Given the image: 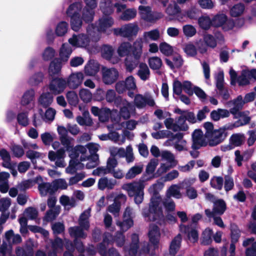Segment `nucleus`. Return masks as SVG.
Listing matches in <instances>:
<instances>
[{"label": "nucleus", "instance_id": "1", "mask_svg": "<svg viewBox=\"0 0 256 256\" xmlns=\"http://www.w3.org/2000/svg\"><path fill=\"white\" fill-rule=\"evenodd\" d=\"M142 44L135 42L133 46L129 42H122L118 49V54L120 57L126 56L125 64L127 71L132 72L139 64L142 53Z\"/></svg>", "mask_w": 256, "mask_h": 256}, {"label": "nucleus", "instance_id": "2", "mask_svg": "<svg viewBox=\"0 0 256 256\" xmlns=\"http://www.w3.org/2000/svg\"><path fill=\"white\" fill-rule=\"evenodd\" d=\"M114 24V20L110 16L104 15L95 24H88L86 32L92 37V42H97L100 39V32H104Z\"/></svg>", "mask_w": 256, "mask_h": 256}, {"label": "nucleus", "instance_id": "3", "mask_svg": "<svg viewBox=\"0 0 256 256\" xmlns=\"http://www.w3.org/2000/svg\"><path fill=\"white\" fill-rule=\"evenodd\" d=\"M145 182L140 178L138 181L126 183L122 186L123 190L127 192L130 197L134 198V202L138 205L144 200Z\"/></svg>", "mask_w": 256, "mask_h": 256}, {"label": "nucleus", "instance_id": "4", "mask_svg": "<svg viewBox=\"0 0 256 256\" xmlns=\"http://www.w3.org/2000/svg\"><path fill=\"white\" fill-rule=\"evenodd\" d=\"M160 236V230L156 225L150 226L148 232V237L150 244L148 242H144L140 250V256H146L150 254V249L154 250L158 248Z\"/></svg>", "mask_w": 256, "mask_h": 256}, {"label": "nucleus", "instance_id": "5", "mask_svg": "<svg viewBox=\"0 0 256 256\" xmlns=\"http://www.w3.org/2000/svg\"><path fill=\"white\" fill-rule=\"evenodd\" d=\"M82 7L81 2H76L71 4L66 10L67 15L70 18L71 28L76 32L79 30L82 25L80 12Z\"/></svg>", "mask_w": 256, "mask_h": 256}, {"label": "nucleus", "instance_id": "6", "mask_svg": "<svg viewBox=\"0 0 256 256\" xmlns=\"http://www.w3.org/2000/svg\"><path fill=\"white\" fill-rule=\"evenodd\" d=\"M160 198L158 196H153L149 204V207L142 210L143 216L148 221L154 222L158 217V208L160 204Z\"/></svg>", "mask_w": 256, "mask_h": 256}, {"label": "nucleus", "instance_id": "7", "mask_svg": "<svg viewBox=\"0 0 256 256\" xmlns=\"http://www.w3.org/2000/svg\"><path fill=\"white\" fill-rule=\"evenodd\" d=\"M234 25V20L232 18H228L227 16L224 14H217L212 18V26L216 28L222 27L225 32L232 30Z\"/></svg>", "mask_w": 256, "mask_h": 256}, {"label": "nucleus", "instance_id": "8", "mask_svg": "<svg viewBox=\"0 0 256 256\" xmlns=\"http://www.w3.org/2000/svg\"><path fill=\"white\" fill-rule=\"evenodd\" d=\"M118 105L116 108H120L119 114L120 117L124 120L129 119L132 116L136 114V109L132 102L128 101L124 98L123 100H117Z\"/></svg>", "mask_w": 256, "mask_h": 256}, {"label": "nucleus", "instance_id": "9", "mask_svg": "<svg viewBox=\"0 0 256 256\" xmlns=\"http://www.w3.org/2000/svg\"><path fill=\"white\" fill-rule=\"evenodd\" d=\"M228 124L224 126L222 128L218 130H215L212 134L211 136L207 138L208 141V145L210 146H214L222 142L228 136L227 130Z\"/></svg>", "mask_w": 256, "mask_h": 256}, {"label": "nucleus", "instance_id": "10", "mask_svg": "<svg viewBox=\"0 0 256 256\" xmlns=\"http://www.w3.org/2000/svg\"><path fill=\"white\" fill-rule=\"evenodd\" d=\"M138 10L142 18L148 22H154L163 16L160 12L152 11L149 6H140Z\"/></svg>", "mask_w": 256, "mask_h": 256}, {"label": "nucleus", "instance_id": "11", "mask_svg": "<svg viewBox=\"0 0 256 256\" xmlns=\"http://www.w3.org/2000/svg\"><path fill=\"white\" fill-rule=\"evenodd\" d=\"M138 28L137 25L130 23L122 26L120 28L114 29V33L117 36L130 38L137 34Z\"/></svg>", "mask_w": 256, "mask_h": 256}, {"label": "nucleus", "instance_id": "12", "mask_svg": "<svg viewBox=\"0 0 256 256\" xmlns=\"http://www.w3.org/2000/svg\"><path fill=\"white\" fill-rule=\"evenodd\" d=\"M192 149H200L202 147H204L208 144V141L206 139L205 135H204L203 132L200 129L196 130L192 134Z\"/></svg>", "mask_w": 256, "mask_h": 256}, {"label": "nucleus", "instance_id": "13", "mask_svg": "<svg viewBox=\"0 0 256 256\" xmlns=\"http://www.w3.org/2000/svg\"><path fill=\"white\" fill-rule=\"evenodd\" d=\"M92 40L91 36L88 34H80L78 35L74 34L71 38L68 39L69 43L74 46L86 47L90 44Z\"/></svg>", "mask_w": 256, "mask_h": 256}, {"label": "nucleus", "instance_id": "14", "mask_svg": "<svg viewBox=\"0 0 256 256\" xmlns=\"http://www.w3.org/2000/svg\"><path fill=\"white\" fill-rule=\"evenodd\" d=\"M66 86V80L63 78H53L50 82L48 88L54 95L59 94L64 92Z\"/></svg>", "mask_w": 256, "mask_h": 256}, {"label": "nucleus", "instance_id": "15", "mask_svg": "<svg viewBox=\"0 0 256 256\" xmlns=\"http://www.w3.org/2000/svg\"><path fill=\"white\" fill-rule=\"evenodd\" d=\"M102 78L103 82L106 84H111L118 80V72L114 68H102Z\"/></svg>", "mask_w": 256, "mask_h": 256}, {"label": "nucleus", "instance_id": "16", "mask_svg": "<svg viewBox=\"0 0 256 256\" xmlns=\"http://www.w3.org/2000/svg\"><path fill=\"white\" fill-rule=\"evenodd\" d=\"M226 202L222 199H218L214 202L212 210L206 209L205 214L209 218H211L212 216H214V214L218 216L222 215L226 211Z\"/></svg>", "mask_w": 256, "mask_h": 256}, {"label": "nucleus", "instance_id": "17", "mask_svg": "<svg viewBox=\"0 0 256 256\" xmlns=\"http://www.w3.org/2000/svg\"><path fill=\"white\" fill-rule=\"evenodd\" d=\"M166 12L170 16L174 18L180 22L184 21L185 15L182 13L180 7L175 2L169 4L166 9Z\"/></svg>", "mask_w": 256, "mask_h": 256}, {"label": "nucleus", "instance_id": "18", "mask_svg": "<svg viewBox=\"0 0 256 256\" xmlns=\"http://www.w3.org/2000/svg\"><path fill=\"white\" fill-rule=\"evenodd\" d=\"M133 104L135 106V108L141 109L147 105L153 106L155 102L154 99L150 96H144L141 94H136L134 96Z\"/></svg>", "mask_w": 256, "mask_h": 256}, {"label": "nucleus", "instance_id": "19", "mask_svg": "<svg viewBox=\"0 0 256 256\" xmlns=\"http://www.w3.org/2000/svg\"><path fill=\"white\" fill-rule=\"evenodd\" d=\"M250 112L248 111H242L239 113L237 116L238 120L232 124H228V128L232 130L234 128L246 126L250 123L252 118L249 116Z\"/></svg>", "mask_w": 256, "mask_h": 256}, {"label": "nucleus", "instance_id": "20", "mask_svg": "<svg viewBox=\"0 0 256 256\" xmlns=\"http://www.w3.org/2000/svg\"><path fill=\"white\" fill-rule=\"evenodd\" d=\"M180 230L182 233L186 234L188 238L192 242H196L198 239V234L196 228L192 226V224L185 225L180 224L179 225Z\"/></svg>", "mask_w": 256, "mask_h": 256}, {"label": "nucleus", "instance_id": "21", "mask_svg": "<svg viewBox=\"0 0 256 256\" xmlns=\"http://www.w3.org/2000/svg\"><path fill=\"white\" fill-rule=\"evenodd\" d=\"M35 92L31 88L27 90L24 94L20 101L22 106H26L28 110L33 108L34 106V99Z\"/></svg>", "mask_w": 256, "mask_h": 256}, {"label": "nucleus", "instance_id": "22", "mask_svg": "<svg viewBox=\"0 0 256 256\" xmlns=\"http://www.w3.org/2000/svg\"><path fill=\"white\" fill-rule=\"evenodd\" d=\"M84 78V76L82 72L73 73L69 76L66 80V86L70 88H76L81 84Z\"/></svg>", "mask_w": 256, "mask_h": 256}, {"label": "nucleus", "instance_id": "23", "mask_svg": "<svg viewBox=\"0 0 256 256\" xmlns=\"http://www.w3.org/2000/svg\"><path fill=\"white\" fill-rule=\"evenodd\" d=\"M131 214L130 210L127 208L124 214V217L125 218L126 214L130 217ZM116 225L120 228V232H125L130 228L134 224V221L131 218H124L123 221H117L116 222Z\"/></svg>", "mask_w": 256, "mask_h": 256}, {"label": "nucleus", "instance_id": "24", "mask_svg": "<svg viewBox=\"0 0 256 256\" xmlns=\"http://www.w3.org/2000/svg\"><path fill=\"white\" fill-rule=\"evenodd\" d=\"M157 165L158 162L156 160H151L146 166L145 174H144L141 178L144 180L146 182L154 178L155 177L154 172Z\"/></svg>", "mask_w": 256, "mask_h": 256}, {"label": "nucleus", "instance_id": "25", "mask_svg": "<svg viewBox=\"0 0 256 256\" xmlns=\"http://www.w3.org/2000/svg\"><path fill=\"white\" fill-rule=\"evenodd\" d=\"M132 242L129 248L124 247V250L128 252L130 256H136L139 248V237L138 234H132L131 236Z\"/></svg>", "mask_w": 256, "mask_h": 256}, {"label": "nucleus", "instance_id": "26", "mask_svg": "<svg viewBox=\"0 0 256 256\" xmlns=\"http://www.w3.org/2000/svg\"><path fill=\"white\" fill-rule=\"evenodd\" d=\"M53 94L51 92L42 93L39 97L38 102L39 104L44 108L49 107L54 100Z\"/></svg>", "mask_w": 256, "mask_h": 256}, {"label": "nucleus", "instance_id": "27", "mask_svg": "<svg viewBox=\"0 0 256 256\" xmlns=\"http://www.w3.org/2000/svg\"><path fill=\"white\" fill-rule=\"evenodd\" d=\"M100 70V64L95 60H90L85 66L84 72L88 76H94Z\"/></svg>", "mask_w": 256, "mask_h": 256}, {"label": "nucleus", "instance_id": "28", "mask_svg": "<svg viewBox=\"0 0 256 256\" xmlns=\"http://www.w3.org/2000/svg\"><path fill=\"white\" fill-rule=\"evenodd\" d=\"M116 184V180L114 179H108L106 177L102 178L98 180V188L100 190L106 188L112 190Z\"/></svg>", "mask_w": 256, "mask_h": 256}, {"label": "nucleus", "instance_id": "29", "mask_svg": "<svg viewBox=\"0 0 256 256\" xmlns=\"http://www.w3.org/2000/svg\"><path fill=\"white\" fill-rule=\"evenodd\" d=\"M114 6L110 0H101L100 8L104 15L110 16L114 10Z\"/></svg>", "mask_w": 256, "mask_h": 256}, {"label": "nucleus", "instance_id": "30", "mask_svg": "<svg viewBox=\"0 0 256 256\" xmlns=\"http://www.w3.org/2000/svg\"><path fill=\"white\" fill-rule=\"evenodd\" d=\"M72 52L71 46L67 44H63L60 50V60L64 62H67Z\"/></svg>", "mask_w": 256, "mask_h": 256}, {"label": "nucleus", "instance_id": "31", "mask_svg": "<svg viewBox=\"0 0 256 256\" xmlns=\"http://www.w3.org/2000/svg\"><path fill=\"white\" fill-rule=\"evenodd\" d=\"M38 188L42 196H45L48 194L52 195L56 192L53 183L43 182L38 185Z\"/></svg>", "mask_w": 256, "mask_h": 256}, {"label": "nucleus", "instance_id": "32", "mask_svg": "<svg viewBox=\"0 0 256 256\" xmlns=\"http://www.w3.org/2000/svg\"><path fill=\"white\" fill-rule=\"evenodd\" d=\"M62 62L58 58H54L50 63L48 72L51 76L58 74L61 71L62 66Z\"/></svg>", "mask_w": 256, "mask_h": 256}, {"label": "nucleus", "instance_id": "33", "mask_svg": "<svg viewBox=\"0 0 256 256\" xmlns=\"http://www.w3.org/2000/svg\"><path fill=\"white\" fill-rule=\"evenodd\" d=\"M68 232L70 236L74 238V239H78V238H86L87 236L84 230L78 226L70 227L68 228Z\"/></svg>", "mask_w": 256, "mask_h": 256}, {"label": "nucleus", "instance_id": "34", "mask_svg": "<svg viewBox=\"0 0 256 256\" xmlns=\"http://www.w3.org/2000/svg\"><path fill=\"white\" fill-rule=\"evenodd\" d=\"M83 167L84 164L78 158H71L69 162V166L66 168V171L67 172L73 174L78 170Z\"/></svg>", "mask_w": 256, "mask_h": 256}, {"label": "nucleus", "instance_id": "35", "mask_svg": "<svg viewBox=\"0 0 256 256\" xmlns=\"http://www.w3.org/2000/svg\"><path fill=\"white\" fill-rule=\"evenodd\" d=\"M138 75L143 80H146L150 78V71L147 64L144 62L139 64V70Z\"/></svg>", "mask_w": 256, "mask_h": 256}, {"label": "nucleus", "instance_id": "36", "mask_svg": "<svg viewBox=\"0 0 256 256\" xmlns=\"http://www.w3.org/2000/svg\"><path fill=\"white\" fill-rule=\"evenodd\" d=\"M244 139V136L243 134H234L231 136L230 138V142L234 146V148L240 146L242 144Z\"/></svg>", "mask_w": 256, "mask_h": 256}, {"label": "nucleus", "instance_id": "37", "mask_svg": "<svg viewBox=\"0 0 256 256\" xmlns=\"http://www.w3.org/2000/svg\"><path fill=\"white\" fill-rule=\"evenodd\" d=\"M105 98L108 103H113L116 107L118 106L116 104L117 100H122L124 99L121 96H116L115 91L113 90H108L106 92Z\"/></svg>", "mask_w": 256, "mask_h": 256}, {"label": "nucleus", "instance_id": "38", "mask_svg": "<svg viewBox=\"0 0 256 256\" xmlns=\"http://www.w3.org/2000/svg\"><path fill=\"white\" fill-rule=\"evenodd\" d=\"M143 170V166L142 164L135 165L131 168L126 174V179H132L134 178L137 175L140 174Z\"/></svg>", "mask_w": 256, "mask_h": 256}, {"label": "nucleus", "instance_id": "39", "mask_svg": "<svg viewBox=\"0 0 256 256\" xmlns=\"http://www.w3.org/2000/svg\"><path fill=\"white\" fill-rule=\"evenodd\" d=\"M94 9L84 8L83 9L82 20V19L86 23L92 22L95 14Z\"/></svg>", "mask_w": 256, "mask_h": 256}, {"label": "nucleus", "instance_id": "40", "mask_svg": "<svg viewBox=\"0 0 256 256\" xmlns=\"http://www.w3.org/2000/svg\"><path fill=\"white\" fill-rule=\"evenodd\" d=\"M150 68L153 70H159L162 64V60L158 56L150 57L148 60Z\"/></svg>", "mask_w": 256, "mask_h": 256}, {"label": "nucleus", "instance_id": "41", "mask_svg": "<svg viewBox=\"0 0 256 256\" xmlns=\"http://www.w3.org/2000/svg\"><path fill=\"white\" fill-rule=\"evenodd\" d=\"M136 10L134 8H128L124 11L120 18L122 20L128 21L136 17Z\"/></svg>", "mask_w": 256, "mask_h": 256}, {"label": "nucleus", "instance_id": "42", "mask_svg": "<svg viewBox=\"0 0 256 256\" xmlns=\"http://www.w3.org/2000/svg\"><path fill=\"white\" fill-rule=\"evenodd\" d=\"M250 78L248 76V71L242 70L240 76L238 77L237 82L239 86H246L250 84Z\"/></svg>", "mask_w": 256, "mask_h": 256}, {"label": "nucleus", "instance_id": "43", "mask_svg": "<svg viewBox=\"0 0 256 256\" xmlns=\"http://www.w3.org/2000/svg\"><path fill=\"white\" fill-rule=\"evenodd\" d=\"M224 178L222 176H214L210 180V186L217 190H221L224 185Z\"/></svg>", "mask_w": 256, "mask_h": 256}, {"label": "nucleus", "instance_id": "44", "mask_svg": "<svg viewBox=\"0 0 256 256\" xmlns=\"http://www.w3.org/2000/svg\"><path fill=\"white\" fill-rule=\"evenodd\" d=\"M200 26L204 30H207L212 26V20L208 16H202L198 20Z\"/></svg>", "mask_w": 256, "mask_h": 256}, {"label": "nucleus", "instance_id": "45", "mask_svg": "<svg viewBox=\"0 0 256 256\" xmlns=\"http://www.w3.org/2000/svg\"><path fill=\"white\" fill-rule=\"evenodd\" d=\"M172 89L173 97L178 101V96L182 94L183 90L182 83L178 80H174L172 85Z\"/></svg>", "mask_w": 256, "mask_h": 256}, {"label": "nucleus", "instance_id": "46", "mask_svg": "<svg viewBox=\"0 0 256 256\" xmlns=\"http://www.w3.org/2000/svg\"><path fill=\"white\" fill-rule=\"evenodd\" d=\"M59 212V209L57 208H50L46 212L44 218V220L47 222L52 221L58 216Z\"/></svg>", "mask_w": 256, "mask_h": 256}, {"label": "nucleus", "instance_id": "47", "mask_svg": "<svg viewBox=\"0 0 256 256\" xmlns=\"http://www.w3.org/2000/svg\"><path fill=\"white\" fill-rule=\"evenodd\" d=\"M160 156L162 160L166 161L168 163H172L173 166L177 164V161L175 160L174 155L170 151H162Z\"/></svg>", "mask_w": 256, "mask_h": 256}, {"label": "nucleus", "instance_id": "48", "mask_svg": "<svg viewBox=\"0 0 256 256\" xmlns=\"http://www.w3.org/2000/svg\"><path fill=\"white\" fill-rule=\"evenodd\" d=\"M114 53V50L112 46L104 45L102 49V56L103 58L110 60Z\"/></svg>", "mask_w": 256, "mask_h": 256}, {"label": "nucleus", "instance_id": "49", "mask_svg": "<svg viewBox=\"0 0 256 256\" xmlns=\"http://www.w3.org/2000/svg\"><path fill=\"white\" fill-rule=\"evenodd\" d=\"M68 24L64 21L59 22L56 28V34L58 36H64L68 31Z\"/></svg>", "mask_w": 256, "mask_h": 256}, {"label": "nucleus", "instance_id": "50", "mask_svg": "<svg viewBox=\"0 0 256 256\" xmlns=\"http://www.w3.org/2000/svg\"><path fill=\"white\" fill-rule=\"evenodd\" d=\"M10 149L13 156L16 158H20L24 154V148L20 145L15 144H12L10 146Z\"/></svg>", "mask_w": 256, "mask_h": 256}, {"label": "nucleus", "instance_id": "51", "mask_svg": "<svg viewBox=\"0 0 256 256\" xmlns=\"http://www.w3.org/2000/svg\"><path fill=\"white\" fill-rule=\"evenodd\" d=\"M244 8V6L242 4H234L230 9V14L233 17L238 16L243 13Z\"/></svg>", "mask_w": 256, "mask_h": 256}, {"label": "nucleus", "instance_id": "52", "mask_svg": "<svg viewBox=\"0 0 256 256\" xmlns=\"http://www.w3.org/2000/svg\"><path fill=\"white\" fill-rule=\"evenodd\" d=\"M176 125L178 126L177 131H186L188 130V126L186 123V120L184 116H180L176 118Z\"/></svg>", "mask_w": 256, "mask_h": 256}, {"label": "nucleus", "instance_id": "53", "mask_svg": "<svg viewBox=\"0 0 256 256\" xmlns=\"http://www.w3.org/2000/svg\"><path fill=\"white\" fill-rule=\"evenodd\" d=\"M160 52L166 56H170L173 52L172 46L166 42H161L159 46Z\"/></svg>", "mask_w": 256, "mask_h": 256}, {"label": "nucleus", "instance_id": "54", "mask_svg": "<svg viewBox=\"0 0 256 256\" xmlns=\"http://www.w3.org/2000/svg\"><path fill=\"white\" fill-rule=\"evenodd\" d=\"M67 100L71 106H76L78 102V98L77 94L74 91H69L66 93Z\"/></svg>", "mask_w": 256, "mask_h": 256}, {"label": "nucleus", "instance_id": "55", "mask_svg": "<svg viewBox=\"0 0 256 256\" xmlns=\"http://www.w3.org/2000/svg\"><path fill=\"white\" fill-rule=\"evenodd\" d=\"M224 188L226 192L231 190L234 187V179L229 175H226L224 176Z\"/></svg>", "mask_w": 256, "mask_h": 256}, {"label": "nucleus", "instance_id": "56", "mask_svg": "<svg viewBox=\"0 0 256 256\" xmlns=\"http://www.w3.org/2000/svg\"><path fill=\"white\" fill-rule=\"evenodd\" d=\"M44 74L42 72L35 73L29 79V83L32 86H36L42 81Z\"/></svg>", "mask_w": 256, "mask_h": 256}, {"label": "nucleus", "instance_id": "57", "mask_svg": "<svg viewBox=\"0 0 256 256\" xmlns=\"http://www.w3.org/2000/svg\"><path fill=\"white\" fill-rule=\"evenodd\" d=\"M56 114L54 109L52 108H48L46 111L42 118L46 122H52L54 120Z\"/></svg>", "mask_w": 256, "mask_h": 256}, {"label": "nucleus", "instance_id": "58", "mask_svg": "<svg viewBox=\"0 0 256 256\" xmlns=\"http://www.w3.org/2000/svg\"><path fill=\"white\" fill-rule=\"evenodd\" d=\"M220 61L221 63L227 62L230 58L228 48L226 46L222 48L219 54Z\"/></svg>", "mask_w": 256, "mask_h": 256}, {"label": "nucleus", "instance_id": "59", "mask_svg": "<svg viewBox=\"0 0 256 256\" xmlns=\"http://www.w3.org/2000/svg\"><path fill=\"white\" fill-rule=\"evenodd\" d=\"M204 40L207 46L212 48L217 46V42L214 36L210 34H206L204 36Z\"/></svg>", "mask_w": 256, "mask_h": 256}, {"label": "nucleus", "instance_id": "60", "mask_svg": "<svg viewBox=\"0 0 256 256\" xmlns=\"http://www.w3.org/2000/svg\"><path fill=\"white\" fill-rule=\"evenodd\" d=\"M79 95L80 99L86 103L90 102L92 98V93L87 89L80 90Z\"/></svg>", "mask_w": 256, "mask_h": 256}, {"label": "nucleus", "instance_id": "61", "mask_svg": "<svg viewBox=\"0 0 256 256\" xmlns=\"http://www.w3.org/2000/svg\"><path fill=\"white\" fill-rule=\"evenodd\" d=\"M18 123L23 126H26L28 124V113L27 112L19 113L17 116Z\"/></svg>", "mask_w": 256, "mask_h": 256}, {"label": "nucleus", "instance_id": "62", "mask_svg": "<svg viewBox=\"0 0 256 256\" xmlns=\"http://www.w3.org/2000/svg\"><path fill=\"white\" fill-rule=\"evenodd\" d=\"M184 52L188 56H194L197 54V50L194 45L192 43L186 44L184 48Z\"/></svg>", "mask_w": 256, "mask_h": 256}, {"label": "nucleus", "instance_id": "63", "mask_svg": "<svg viewBox=\"0 0 256 256\" xmlns=\"http://www.w3.org/2000/svg\"><path fill=\"white\" fill-rule=\"evenodd\" d=\"M38 214V210L34 208L29 207L26 208L24 212V215L28 220H34Z\"/></svg>", "mask_w": 256, "mask_h": 256}, {"label": "nucleus", "instance_id": "64", "mask_svg": "<svg viewBox=\"0 0 256 256\" xmlns=\"http://www.w3.org/2000/svg\"><path fill=\"white\" fill-rule=\"evenodd\" d=\"M123 233L122 232H117L114 236V242H116L118 246L122 247L124 245L125 238Z\"/></svg>", "mask_w": 256, "mask_h": 256}]
</instances>
